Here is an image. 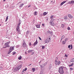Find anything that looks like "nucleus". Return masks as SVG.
<instances>
[{"label":"nucleus","mask_w":74,"mask_h":74,"mask_svg":"<svg viewBox=\"0 0 74 74\" xmlns=\"http://www.w3.org/2000/svg\"><path fill=\"white\" fill-rule=\"evenodd\" d=\"M64 67V66H60L59 68V72L60 74H64V72L63 71V68Z\"/></svg>","instance_id":"obj_1"},{"label":"nucleus","mask_w":74,"mask_h":74,"mask_svg":"<svg viewBox=\"0 0 74 74\" xmlns=\"http://www.w3.org/2000/svg\"><path fill=\"white\" fill-rule=\"evenodd\" d=\"M22 67V65H20L19 66L16 67L15 68L14 70V72H16L17 71H18V70H20V69Z\"/></svg>","instance_id":"obj_2"},{"label":"nucleus","mask_w":74,"mask_h":74,"mask_svg":"<svg viewBox=\"0 0 74 74\" xmlns=\"http://www.w3.org/2000/svg\"><path fill=\"white\" fill-rule=\"evenodd\" d=\"M14 49V47L13 46H11L10 48L9 52L8 53V54H10V53L12 51V50Z\"/></svg>","instance_id":"obj_3"},{"label":"nucleus","mask_w":74,"mask_h":74,"mask_svg":"<svg viewBox=\"0 0 74 74\" xmlns=\"http://www.w3.org/2000/svg\"><path fill=\"white\" fill-rule=\"evenodd\" d=\"M67 38H65V41H62V44L63 45H64V44H66V42L67 41Z\"/></svg>","instance_id":"obj_4"},{"label":"nucleus","mask_w":74,"mask_h":74,"mask_svg":"<svg viewBox=\"0 0 74 74\" xmlns=\"http://www.w3.org/2000/svg\"><path fill=\"white\" fill-rule=\"evenodd\" d=\"M69 3L70 4H74V0H72L71 1L69 2Z\"/></svg>","instance_id":"obj_5"},{"label":"nucleus","mask_w":74,"mask_h":74,"mask_svg":"<svg viewBox=\"0 0 74 74\" xmlns=\"http://www.w3.org/2000/svg\"><path fill=\"white\" fill-rule=\"evenodd\" d=\"M38 43V42H37V40H36V41L33 44L34 46H36V45H37Z\"/></svg>","instance_id":"obj_6"},{"label":"nucleus","mask_w":74,"mask_h":74,"mask_svg":"<svg viewBox=\"0 0 74 74\" xmlns=\"http://www.w3.org/2000/svg\"><path fill=\"white\" fill-rule=\"evenodd\" d=\"M49 23L51 25V26H53L55 25V24H54V23L53 22H50Z\"/></svg>","instance_id":"obj_7"},{"label":"nucleus","mask_w":74,"mask_h":74,"mask_svg":"<svg viewBox=\"0 0 74 74\" xmlns=\"http://www.w3.org/2000/svg\"><path fill=\"white\" fill-rule=\"evenodd\" d=\"M10 43V41L8 42L5 43V46H7V45H8Z\"/></svg>","instance_id":"obj_8"},{"label":"nucleus","mask_w":74,"mask_h":74,"mask_svg":"<svg viewBox=\"0 0 74 74\" xmlns=\"http://www.w3.org/2000/svg\"><path fill=\"white\" fill-rule=\"evenodd\" d=\"M49 40L46 39L45 41V43H48V42H49Z\"/></svg>","instance_id":"obj_9"},{"label":"nucleus","mask_w":74,"mask_h":74,"mask_svg":"<svg viewBox=\"0 0 74 74\" xmlns=\"http://www.w3.org/2000/svg\"><path fill=\"white\" fill-rule=\"evenodd\" d=\"M23 47L24 48H25V47H26V43L24 42L23 43Z\"/></svg>","instance_id":"obj_10"},{"label":"nucleus","mask_w":74,"mask_h":74,"mask_svg":"<svg viewBox=\"0 0 74 74\" xmlns=\"http://www.w3.org/2000/svg\"><path fill=\"white\" fill-rule=\"evenodd\" d=\"M23 5H24V4H23V3L21 4L19 6V7L20 8L22 7H23Z\"/></svg>","instance_id":"obj_11"},{"label":"nucleus","mask_w":74,"mask_h":74,"mask_svg":"<svg viewBox=\"0 0 74 74\" xmlns=\"http://www.w3.org/2000/svg\"><path fill=\"white\" fill-rule=\"evenodd\" d=\"M66 1H64L63 2H62L60 4V5H63V4H64V3H66Z\"/></svg>","instance_id":"obj_12"},{"label":"nucleus","mask_w":74,"mask_h":74,"mask_svg":"<svg viewBox=\"0 0 74 74\" xmlns=\"http://www.w3.org/2000/svg\"><path fill=\"white\" fill-rule=\"evenodd\" d=\"M64 37L65 36L64 35H63L61 37V39L60 40V41H62V39H63V38H65Z\"/></svg>","instance_id":"obj_13"},{"label":"nucleus","mask_w":74,"mask_h":74,"mask_svg":"<svg viewBox=\"0 0 74 74\" xmlns=\"http://www.w3.org/2000/svg\"><path fill=\"white\" fill-rule=\"evenodd\" d=\"M19 26H17L16 28V30L17 31V32H19Z\"/></svg>","instance_id":"obj_14"},{"label":"nucleus","mask_w":74,"mask_h":74,"mask_svg":"<svg viewBox=\"0 0 74 74\" xmlns=\"http://www.w3.org/2000/svg\"><path fill=\"white\" fill-rule=\"evenodd\" d=\"M36 26L37 27V28H40V25H36Z\"/></svg>","instance_id":"obj_15"},{"label":"nucleus","mask_w":74,"mask_h":74,"mask_svg":"<svg viewBox=\"0 0 74 74\" xmlns=\"http://www.w3.org/2000/svg\"><path fill=\"white\" fill-rule=\"evenodd\" d=\"M54 21V19L52 18L51 19L50 22H53Z\"/></svg>","instance_id":"obj_16"},{"label":"nucleus","mask_w":74,"mask_h":74,"mask_svg":"<svg viewBox=\"0 0 74 74\" xmlns=\"http://www.w3.org/2000/svg\"><path fill=\"white\" fill-rule=\"evenodd\" d=\"M32 52H33V50H29L28 51V53H30Z\"/></svg>","instance_id":"obj_17"},{"label":"nucleus","mask_w":74,"mask_h":74,"mask_svg":"<svg viewBox=\"0 0 74 74\" xmlns=\"http://www.w3.org/2000/svg\"><path fill=\"white\" fill-rule=\"evenodd\" d=\"M40 74H44V71H41L40 72Z\"/></svg>","instance_id":"obj_18"},{"label":"nucleus","mask_w":74,"mask_h":74,"mask_svg":"<svg viewBox=\"0 0 74 74\" xmlns=\"http://www.w3.org/2000/svg\"><path fill=\"white\" fill-rule=\"evenodd\" d=\"M51 68H52V65L50 64L49 67V70H51Z\"/></svg>","instance_id":"obj_19"},{"label":"nucleus","mask_w":74,"mask_h":74,"mask_svg":"<svg viewBox=\"0 0 74 74\" xmlns=\"http://www.w3.org/2000/svg\"><path fill=\"white\" fill-rule=\"evenodd\" d=\"M68 16L69 17V18H73V16H71V14H69L68 15Z\"/></svg>","instance_id":"obj_20"},{"label":"nucleus","mask_w":74,"mask_h":74,"mask_svg":"<svg viewBox=\"0 0 74 74\" xmlns=\"http://www.w3.org/2000/svg\"><path fill=\"white\" fill-rule=\"evenodd\" d=\"M32 70L33 72H34L36 71V69L35 68H33L32 69Z\"/></svg>","instance_id":"obj_21"},{"label":"nucleus","mask_w":74,"mask_h":74,"mask_svg":"<svg viewBox=\"0 0 74 74\" xmlns=\"http://www.w3.org/2000/svg\"><path fill=\"white\" fill-rule=\"evenodd\" d=\"M71 62H74V58H73V59H72L71 60Z\"/></svg>","instance_id":"obj_22"},{"label":"nucleus","mask_w":74,"mask_h":74,"mask_svg":"<svg viewBox=\"0 0 74 74\" xmlns=\"http://www.w3.org/2000/svg\"><path fill=\"white\" fill-rule=\"evenodd\" d=\"M64 19L65 20H67V16H65L64 17Z\"/></svg>","instance_id":"obj_23"},{"label":"nucleus","mask_w":74,"mask_h":74,"mask_svg":"<svg viewBox=\"0 0 74 74\" xmlns=\"http://www.w3.org/2000/svg\"><path fill=\"white\" fill-rule=\"evenodd\" d=\"M8 16H7L6 17V19L5 20V21L7 22V20H8Z\"/></svg>","instance_id":"obj_24"},{"label":"nucleus","mask_w":74,"mask_h":74,"mask_svg":"<svg viewBox=\"0 0 74 74\" xmlns=\"http://www.w3.org/2000/svg\"><path fill=\"white\" fill-rule=\"evenodd\" d=\"M73 65H74V63H72L71 64V65H70L69 66V67H71V66H73Z\"/></svg>","instance_id":"obj_25"},{"label":"nucleus","mask_w":74,"mask_h":74,"mask_svg":"<svg viewBox=\"0 0 74 74\" xmlns=\"http://www.w3.org/2000/svg\"><path fill=\"white\" fill-rule=\"evenodd\" d=\"M21 59H22V56H20V57L18 58V59L19 60H21Z\"/></svg>","instance_id":"obj_26"},{"label":"nucleus","mask_w":74,"mask_h":74,"mask_svg":"<svg viewBox=\"0 0 74 74\" xmlns=\"http://www.w3.org/2000/svg\"><path fill=\"white\" fill-rule=\"evenodd\" d=\"M42 49H44V48H45V46H42Z\"/></svg>","instance_id":"obj_27"},{"label":"nucleus","mask_w":74,"mask_h":74,"mask_svg":"<svg viewBox=\"0 0 74 74\" xmlns=\"http://www.w3.org/2000/svg\"><path fill=\"white\" fill-rule=\"evenodd\" d=\"M58 61H57V62H55V64H56V66H57V65H58Z\"/></svg>","instance_id":"obj_28"},{"label":"nucleus","mask_w":74,"mask_h":74,"mask_svg":"<svg viewBox=\"0 0 74 74\" xmlns=\"http://www.w3.org/2000/svg\"><path fill=\"white\" fill-rule=\"evenodd\" d=\"M41 67H44V64H42V65L40 66Z\"/></svg>","instance_id":"obj_29"},{"label":"nucleus","mask_w":74,"mask_h":74,"mask_svg":"<svg viewBox=\"0 0 74 74\" xmlns=\"http://www.w3.org/2000/svg\"><path fill=\"white\" fill-rule=\"evenodd\" d=\"M47 12H44V13H43V15H47Z\"/></svg>","instance_id":"obj_30"},{"label":"nucleus","mask_w":74,"mask_h":74,"mask_svg":"<svg viewBox=\"0 0 74 74\" xmlns=\"http://www.w3.org/2000/svg\"><path fill=\"white\" fill-rule=\"evenodd\" d=\"M20 47L19 45H17V46H16V48H19V47Z\"/></svg>","instance_id":"obj_31"},{"label":"nucleus","mask_w":74,"mask_h":74,"mask_svg":"<svg viewBox=\"0 0 74 74\" xmlns=\"http://www.w3.org/2000/svg\"><path fill=\"white\" fill-rule=\"evenodd\" d=\"M64 25L62 24V26H61L62 27V28H63L64 27Z\"/></svg>","instance_id":"obj_32"},{"label":"nucleus","mask_w":74,"mask_h":74,"mask_svg":"<svg viewBox=\"0 0 74 74\" xmlns=\"http://www.w3.org/2000/svg\"><path fill=\"white\" fill-rule=\"evenodd\" d=\"M34 15H37V12H35Z\"/></svg>","instance_id":"obj_33"},{"label":"nucleus","mask_w":74,"mask_h":74,"mask_svg":"<svg viewBox=\"0 0 74 74\" xmlns=\"http://www.w3.org/2000/svg\"><path fill=\"white\" fill-rule=\"evenodd\" d=\"M58 65H59V64H60V62L59 61V62H58Z\"/></svg>","instance_id":"obj_34"},{"label":"nucleus","mask_w":74,"mask_h":74,"mask_svg":"<svg viewBox=\"0 0 74 74\" xmlns=\"http://www.w3.org/2000/svg\"><path fill=\"white\" fill-rule=\"evenodd\" d=\"M21 23H19L18 25V26H18L19 27V25H21Z\"/></svg>","instance_id":"obj_35"},{"label":"nucleus","mask_w":74,"mask_h":74,"mask_svg":"<svg viewBox=\"0 0 74 74\" xmlns=\"http://www.w3.org/2000/svg\"><path fill=\"white\" fill-rule=\"evenodd\" d=\"M71 49H73V46H72V45H71Z\"/></svg>","instance_id":"obj_36"},{"label":"nucleus","mask_w":74,"mask_h":74,"mask_svg":"<svg viewBox=\"0 0 74 74\" xmlns=\"http://www.w3.org/2000/svg\"><path fill=\"white\" fill-rule=\"evenodd\" d=\"M51 33V32L49 31H47V33Z\"/></svg>","instance_id":"obj_37"},{"label":"nucleus","mask_w":74,"mask_h":74,"mask_svg":"<svg viewBox=\"0 0 74 74\" xmlns=\"http://www.w3.org/2000/svg\"><path fill=\"white\" fill-rule=\"evenodd\" d=\"M53 15L51 16L50 17V18L51 19L52 18H53Z\"/></svg>","instance_id":"obj_38"},{"label":"nucleus","mask_w":74,"mask_h":74,"mask_svg":"<svg viewBox=\"0 0 74 74\" xmlns=\"http://www.w3.org/2000/svg\"><path fill=\"white\" fill-rule=\"evenodd\" d=\"M15 53H16L15 52H13L12 53L13 55H14V54H15Z\"/></svg>","instance_id":"obj_39"},{"label":"nucleus","mask_w":74,"mask_h":74,"mask_svg":"<svg viewBox=\"0 0 74 74\" xmlns=\"http://www.w3.org/2000/svg\"><path fill=\"white\" fill-rule=\"evenodd\" d=\"M29 32L28 31L27 32H26V34H29Z\"/></svg>","instance_id":"obj_40"},{"label":"nucleus","mask_w":74,"mask_h":74,"mask_svg":"<svg viewBox=\"0 0 74 74\" xmlns=\"http://www.w3.org/2000/svg\"><path fill=\"white\" fill-rule=\"evenodd\" d=\"M32 30H35V28H34V27H33L32 28Z\"/></svg>","instance_id":"obj_41"},{"label":"nucleus","mask_w":74,"mask_h":74,"mask_svg":"<svg viewBox=\"0 0 74 74\" xmlns=\"http://www.w3.org/2000/svg\"><path fill=\"white\" fill-rule=\"evenodd\" d=\"M70 47H71V46L70 45H69L68 47V48H70Z\"/></svg>","instance_id":"obj_42"},{"label":"nucleus","mask_w":74,"mask_h":74,"mask_svg":"<svg viewBox=\"0 0 74 74\" xmlns=\"http://www.w3.org/2000/svg\"><path fill=\"white\" fill-rule=\"evenodd\" d=\"M45 25V24H42V26H43V27H44V26Z\"/></svg>","instance_id":"obj_43"},{"label":"nucleus","mask_w":74,"mask_h":74,"mask_svg":"<svg viewBox=\"0 0 74 74\" xmlns=\"http://www.w3.org/2000/svg\"><path fill=\"white\" fill-rule=\"evenodd\" d=\"M46 64H47V63H45V64H43V66H44V67H45V65H46Z\"/></svg>","instance_id":"obj_44"},{"label":"nucleus","mask_w":74,"mask_h":74,"mask_svg":"<svg viewBox=\"0 0 74 74\" xmlns=\"http://www.w3.org/2000/svg\"><path fill=\"white\" fill-rule=\"evenodd\" d=\"M70 28L69 27H68L67 29L68 30H70Z\"/></svg>","instance_id":"obj_45"},{"label":"nucleus","mask_w":74,"mask_h":74,"mask_svg":"<svg viewBox=\"0 0 74 74\" xmlns=\"http://www.w3.org/2000/svg\"><path fill=\"white\" fill-rule=\"evenodd\" d=\"M6 48H7V47H8V48H9V47H10V46H9V45H8V46H6Z\"/></svg>","instance_id":"obj_46"},{"label":"nucleus","mask_w":74,"mask_h":74,"mask_svg":"<svg viewBox=\"0 0 74 74\" xmlns=\"http://www.w3.org/2000/svg\"><path fill=\"white\" fill-rule=\"evenodd\" d=\"M70 69L71 70H73V68H71Z\"/></svg>","instance_id":"obj_47"},{"label":"nucleus","mask_w":74,"mask_h":74,"mask_svg":"<svg viewBox=\"0 0 74 74\" xmlns=\"http://www.w3.org/2000/svg\"><path fill=\"white\" fill-rule=\"evenodd\" d=\"M34 54V52H32L31 53V55H33Z\"/></svg>","instance_id":"obj_48"},{"label":"nucleus","mask_w":74,"mask_h":74,"mask_svg":"<svg viewBox=\"0 0 74 74\" xmlns=\"http://www.w3.org/2000/svg\"><path fill=\"white\" fill-rule=\"evenodd\" d=\"M39 38L40 39V40H41V38L39 36Z\"/></svg>","instance_id":"obj_49"},{"label":"nucleus","mask_w":74,"mask_h":74,"mask_svg":"<svg viewBox=\"0 0 74 74\" xmlns=\"http://www.w3.org/2000/svg\"><path fill=\"white\" fill-rule=\"evenodd\" d=\"M29 45H32V43L31 42H30L29 44Z\"/></svg>","instance_id":"obj_50"},{"label":"nucleus","mask_w":74,"mask_h":74,"mask_svg":"<svg viewBox=\"0 0 74 74\" xmlns=\"http://www.w3.org/2000/svg\"><path fill=\"white\" fill-rule=\"evenodd\" d=\"M65 57H67V55H65Z\"/></svg>","instance_id":"obj_51"},{"label":"nucleus","mask_w":74,"mask_h":74,"mask_svg":"<svg viewBox=\"0 0 74 74\" xmlns=\"http://www.w3.org/2000/svg\"><path fill=\"white\" fill-rule=\"evenodd\" d=\"M0 68L1 69V70H2V69H3V67H1Z\"/></svg>","instance_id":"obj_52"},{"label":"nucleus","mask_w":74,"mask_h":74,"mask_svg":"<svg viewBox=\"0 0 74 74\" xmlns=\"http://www.w3.org/2000/svg\"><path fill=\"white\" fill-rule=\"evenodd\" d=\"M31 7V6L30 5H29L28 6V7Z\"/></svg>","instance_id":"obj_53"},{"label":"nucleus","mask_w":74,"mask_h":74,"mask_svg":"<svg viewBox=\"0 0 74 74\" xmlns=\"http://www.w3.org/2000/svg\"><path fill=\"white\" fill-rule=\"evenodd\" d=\"M31 65H32V64H30L28 66H31Z\"/></svg>","instance_id":"obj_54"},{"label":"nucleus","mask_w":74,"mask_h":74,"mask_svg":"<svg viewBox=\"0 0 74 74\" xmlns=\"http://www.w3.org/2000/svg\"><path fill=\"white\" fill-rule=\"evenodd\" d=\"M27 70V69H25L24 70V71H26Z\"/></svg>","instance_id":"obj_55"},{"label":"nucleus","mask_w":74,"mask_h":74,"mask_svg":"<svg viewBox=\"0 0 74 74\" xmlns=\"http://www.w3.org/2000/svg\"><path fill=\"white\" fill-rule=\"evenodd\" d=\"M41 61H40L39 62V63H41Z\"/></svg>","instance_id":"obj_56"},{"label":"nucleus","mask_w":74,"mask_h":74,"mask_svg":"<svg viewBox=\"0 0 74 74\" xmlns=\"http://www.w3.org/2000/svg\"><path fill=\"white\" fill-rule=\"evenodd\" d=\"M57 62V60H55V62Z\"/></svg>","instance_id":"obj_57"},{"label":"nucleus","mask_w":74,"mask_h":74,"mask_svg":"<svg viewBox=\"0 0 74 74\" xmlns=\"http://www.w3.org/2000/svg\"><path fill=\"white\" fill-rule=\"evenodd\" d=\"M51 3H52V2H53V1H51Z\"/></svg>","instance_id":"obj_58"},{"label":"nucleus","mask_w":74,"mask_h":74,"mask_svg":"<svg viewBox=\"0 0 74 74\" xmlns=\"http://www.w3.org/2000/svg\"><path fill=\"white\" fill-rule=\"evenodd\" d=\"M6 0H3V1H5Z\"/></svg>","instance_id":"obj_59"},{"label":"nucleus","mask_w":74,"mask_h":74,"mask_svg":"<svg viewBox=\"0 0 74 74\" xmlns=\"http://www.w3.org/2000/svg\"><path fill=\"white\" fill-rule=\"evenodd\" d=\"M43 60H44V59H43Z\"/></svg>","instance_id":"obj_60"},{"label":"nucleus","mask_w":74,"mask_h":74,"mask_svg":"<svg viewBox=\"0 0 74 74\" xmlns=\"http://www.w3.org/2000/svg\"><path fill=\"white\" fill-rule=\"evenodd\" d=\"M25 53H26V52H25Z\"/></svg>","instance_id":"obj_61"},{"label":"nucleus","mask_w":74,"mask_h":74,"mask_svg":"<svg viewBox=\"0 0 74 74\" xmlns=\"http://www.w3.org/2000/svg\"><path fill=\"white\" fill-rule=\"evenodd\" d=\"M1 24H0V26H1Z\"/></svg>","instance_id":"obj_62"},{"label":"nucleus","mask_w":74,"mask_h":74,"mask_svg":"<svg viewBox=\"0 0 74 74\" xmlns=\"http://www.w3.org/2000/svg\"><path fill=\"white\" fill-rule=\"evenodd\" d=\"M19 3H21V2H19Z\"/></svg>","instance_id":"obj_63"},{"label":"nucleus","mask_w":74,"mask_h":74,"mask_svg":"<svg viewBox=\"0 0 74 74\" xmlns=\"http://www.w3.org/2000/svg\"><path fill=\"white\" fill-rule=\"evenodd\" d=\"M24 71H23V72Z\"/></svg>","instance_id":"obj_64"}]
</instances>
